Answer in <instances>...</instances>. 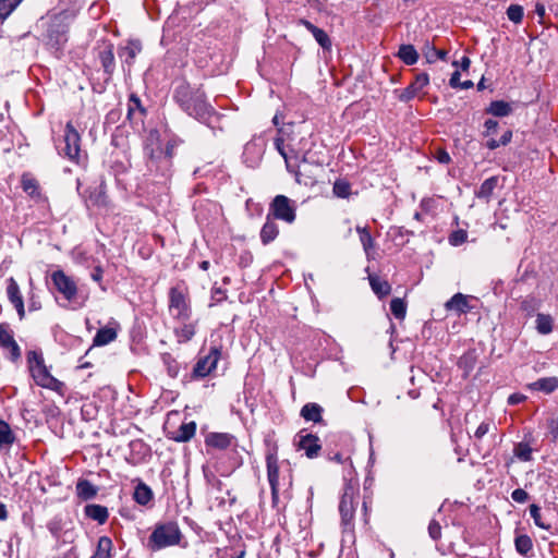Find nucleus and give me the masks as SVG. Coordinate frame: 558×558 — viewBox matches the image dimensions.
I'll return each instance as SVG.
<instances>
[{
  "instance_id": "obj_1",
  "label": "nucleus",
  "mask_w": 558,
  "mask_h": 558,
  "mask_svg": "<svg viewBox=\"0 0 558 558\" xmlns=\"http://www.w3.org/2000/svg\"><path fill=\"white\" fill-rule=\"evenodd\" d=\"M174 100L190 117L214 129L220 116L207 101L204 90L190 84L181 83L174 90Z\"/></svg>"
},
{
  "instance_id": "obj_2",
  "label": "nucleus",
  "mask_w": 558,
  "mask_h": 558,
  "mask_svg": "<svg viewBox=\"0 0 558 558\" xmlns=\"http://www.w3.org/2000/svg\"><path fill=\"white\" fill-rule=\"evenodd\" d=\"M173 145L168 143L162 147L157 132H150L146 138L144 151L147 157V167L150 171L165 172L171 163Z\"/></svg>"
},
{
  "instance_id": "obj_3",
  "label": "nucleus",
  "mask_w": 558,
  "mask_h": 558,
  "mask_svg": "<svg viewBox=\"0 0 558 558\" xmlns=\"http://www.w3.org/2000/svg\"><path fill=\"white\" fill-rule=\"evenodd\" d=\"M183 535L179 524L174 521L157 523L148 537L147 547L150 550H160L180 544Z\"/></svg>"
},
{
  "instance_id": "obj_4",
  "label": "nucleus",
  "mask_w": 558,
  "mask_h": 558,
  "mask_svg": "<svg viewBox=\"0 0 558 558\" xmlns=\"http://www.w3.org/2000/svg\"><path fill=\"white\" fill-rule=\"evenodd\" d=\"M360 504V489L357 483L347 482L339 502L341 524L345 530H352L354 513Z\"/></svg>"
},
{
  "instance_id": "obj_5",
  "label": "nucleus",
  "mask_w": 558,
  "mask_h": 558,
  "mask_svg": "<svg viewBox=\"0 0 558 558\" xmlns=\"http://www.w3.org/2000/svg\"><path fill=\"white\" fill-rule=\"evenodd\" d=\"M27 363L32 377L38 386L51 390L61 389L63 384L49 373L41 353L29 351L27 353Z\"/></svg>"
},
{
  "instance_id": "obj_6",
  "label": "nucleus",
  "mask_w": 558,
  "mask_h": 558,
  "mask_svg": "<svg viewBox=\"0 0 558 558\" xmlns=\"http://www.w3.org/2000/svg\"><path fill=\"white\" fill-rule=\"evenodd\" d=\"M69 24L64 15L53 16L47 27L46 40L51 48L60 50L68 41Z\"/></svg>"
},
{
  "instance_id": "obj_7",
  "label": "nucleus",
  "mask_w": 558,
  "mask_h": 558,
  "mask_svg": "<svg viewBox=\"0 0 558 558\" xmlns=\"http://www.w3.org/2000/svg\"><path fill=\"white\" fill-rule=\"evenodd\" d=\"M269 214L276 219L292 223L296 218L295 203L284 195H277L270 203Z\"/></svg>"
},
{
  "instance_id": "obj_8",
  "label": "nucleus",
  "mask_w": 558,
  "mask_h": 558,
  "mask_svg": "<svg viewBox=\"0 0 558 558\" xmlns=\"http://www.w3.org/2000/svg\"><path fill=\"white\" fill-rule=\"evenodd\" d=\"M169 312L173 318L181 322H186L191 316V308L185 294L178 287L170 289Z\"/></svg>"
},
{
  "instance_id": "obj_9",
  "label": "nucleus",
  "mask_w": 558,
  "mask_h": 558,
  "mask_svg": "<svg viewBox=\"0 0 558 558\" xmlns=\"http://www.w3.org/2000/svg\"><path fill=\"white\" fill-rule=\"evenodd\" d=\"M51 280L57 291L61 293L66 301L71 302L75 300L77 295L76 283L71 277L66 276L64 271H53Z\"/></svg>"
},
{
  "instance_id": "obj_10",
  "label": "nucleus",
  "mask_w": 558,
  "mask_h": 558,
  "mask_svg": "<svg viewBox=\"0 0 558 558\" xmlns=\"http://www.w3.org/2000/svg\"><path fill=\"white\" fill-rule=\"evenodd\" d=\"M221 351L217 347L210 348L207 355L201 357L194 368H193V377L195 378H204L209 375L217 366V363L220 359Z\"/></svg>"
},
{
  "instance_id": "obj_11",
  "label": "nucleus",
  "mask_w": 558,
  "mask_h": 558,
  "mask_svg": "<svg viewBox=\"0 0 558 558\" xmlns=\"http://www.w3.org/2000/svg\"><path fill=\"white\" fill-rule=\"evenodd\" d=\"M81 136L71 122H68L64 130V147L62 151L70 160L77 161L81 151Z\"/></svg>"
},
{
  "instance_id": "obj_12",
  "label": "nucleus",
  "mask_w": 558,
  "mask_h": 558,
  "mask_svg": "<svg viewBox=\"0 0 558 558\" xmlns=\"http://www.w3.org/2000/svg\"><path fill=\"white\" fill-rule=\"evenodd\" d=\"M0 347L8 351V357L16 362L21 357V349L13 337V331L8 324H0Z\"/></svg>"
},
{
  "instance_id": "obj_13",
  "label": "nucleus",
  "mask_w": 558,
  "mask_h": 558,
  "mask_svg": "<svg viewBox=\"0 0 558 558\" xmlns=\"http://www.w3.org/2000/svg\"><path fill=\"white\" fill-rule=\"evenodd\" d=\"M21 186L23 191L33 199L36 204L47 203V197L43 193L40 184L36 178L31 173H23L21 177Z\"/></svg>"
},
{
  "instance_id": "obj_14",
  "label": "nucleus",
  "mask_w": 558,
  "mask_h": 558,
  "mask_svg": "<svg viewBox=\"0 0 558 558\" xmlns=\"http://www.w3.org/2000/svg\"><path fill=\"white\" fill-rule=\"evenodd\" d=\"M299 449L304 450L307 458H316L322 449L319 438L313 434L299 435Z\"/></svg>"
},
{
  "instance_id": "obj_15",
  "label": "nucleus",
  "mask_w": 558,
  "mask_h": 558,
  "mask_svg": "<svg viewBox=\"0 0 558 558\" xmlns=\"http://www.w3.org/2000/svg\"><path fill=\"white\" fill-rule=\"evenodd\" d=\"M7 294H8L10 302L15 307V310L20 316V319H23L25 316L23 298H22L17 282L12 277L9 278V280H8Z\"/></svg>"
},
{
  "instance_id": "obj_16",
  "label": "nucleus",
  "mask_w": 558,
  "mask_h": 558,
  "mask_svg": "<svg viewBox=\"0 0 558 558\" xmlns=\"http://www.w3.org/2000/svg\"><path fill=\"white\" fill-rule=\"evenodd\" d=\"M472 299L474 298L462 293H456L446 302L445 307L447 311L454 312L458 315L465 314L472 308L469 304Z\"/></svg>"
},
{
  "instance_id": "obj_17",
  "label": "nucleus",
  "mask_w": 558,
  "mask_h": 558,
  "mask_svg": "<svg viewBox=\"0 0 558 558\" xmlns=\"http://www.w3.org/2000/svg\"><path fill=\"white\" fill-rule=\"evenodd\" d=\"M98 59L104 68L105 73L110 76L116 68L113 45L105 44L98 51Z\"/></svg>"
},
{
  "instance_id": "obj_18",
  "label": "nucleus",
  "mask_w": 558,
  "mask_h": 558,
  "mask_svg": "<svg viewBox=\"0 0 558 558\" xmlns=\"http://www.w3.org/2000/svg\"><path fill=\"white\" fill-rule=\"evenodd\" d=\"M299 24L303 25L316 39V41L319 44V46L324 49H330L331 47V40L327 33L315 26L313 23H311L307 20H300Z\"/></svg>"
},
{
  "instance_id": "obj_19",
  "label": "nucleus",
  "mask_w": 558,
  "mask_h": 558,
  "mask_svg": "<svg viewBox=\"0 0 558 558\" xmlns=\"http://www.w3.org/2000/svg\"><path fill=\"white\" fill-rule=\"evenodd\" d=\"M84 513L88 519L96 521L98 524H105L109 518L107 507L97 504L86 505Z\"/></svg>"
},
{
  "instance_id": "obj_20",
  "label": "nucleus",
  "mask_w": 558,
  "mask_h": 558,
  "mask_svg": "<svg viewBox=\"0 0 558 558\" xmlns=\"http://www.w3.org/2000/svg\"><path fill=\"white\" fill-rule=\"evenodd\" d=\"M369 286L373 292L379 298L383 299L390 294L391 286L387 280L381 279L376 275L368 276Z\"/></svg>"
},
{
  "instance_id": "obj_21",
  "label": "nucleus",
  "mask_w": 558,
  "mask_h": 558,
  "mask_svg": "<svg viewBox=\"0 0 558 558\" xmlns=\"http://www.w3.org/2000/svg\"><path fill=\"white\" fill-rule=\"evenodd\" d=\"M530 515L532 517L534 523L546 531H550L553 527V524L550 520L548 519V513H543L541 511V508L537 505H531L530 508Z\"/></svg>"
},
{
  "instance_id": "obj_22",
  "label": "nucleus",
  "mask_w": 558,
  "mask_h": 558,
  "mask_svg": "<svg viewBox=\"0 0 558 558\" xmlns=\"http://www.w3.org/2000/svg\"><path fill=\"white\" fill-rule=\"evenodd\" d=\"M232 436L225 433H211L206 437V445L217 448L226 449L231 445Z\"/></svg>"
},
{
  "instance_id": "obj_23",
  "label": "nucleus",
  "mask_w": 558,
  "mask_h": 558,
  "mask_svg": "<svg viewBox=\"0 0 558 558\" xmlns=\"http://www.w3.org/2000/svg\"><path fill=\"white\" fill-rule=\"evenodd\" d=\"M153 497L154 494L150 487L140 481L133 493L134 500L141 506H146L151 501Z\"/></svg>"
},
{
  "instance_id": "obj_24",
  "label": "nucleus",
  "mask_w": 558,
  "mask_h": 558,
  "mask_svg": "<svg viewBox=\"0 0 558 558\" xmlns=\"http://www.w3.org/2000/svg\"><path fill=\"white\" fill-rule=\"evenodd\" d=\"M98 493V488L88 480H78L76 483V494L83 500L94 498Z\"/></svg>"
},
{
  "instance_id": "obj_25",
  "label": "nucleus",
  "mask_w": 558,
  "mask_h": 558,
  "mask_svg": "<svg viewBox=\"0 0 558 558\" xmlns=\"http://www.w3.org/2000/svg\"><path fill=\"white\" fill-rule=\"evenodd\" d=\"M323 408L314 402L306 403L301 410V416L305 421L318 423L322 421Z\"/></svg>"
},
{
  "instance_id": "obj_26",
  "label": "nucleus",
  "mask_w": 558,
  "mask_h": 558,
  "mask_svg": "<svg viewBox=\"0 0 558 558\" xmlns=\"http://www.w3.org/2000/svg\"><path fill=\"white\" fill-rule=\"evenodd\" d=\"M279 233V228L276 222L269 219V215L267 216V220L264 223L260 230V240L263 244L267 245L272 242Z\"/></svg>"
},
{
  "instance_id": "obj_27",
  "label": "nucleus",
  "mask_w": 558,
  "mask_h": 558,
  "mask_svg": "<svg viewBox=\"0 0 558 558\" xmlns=\"http://www.w3.org/2000/svg\"><path fill=\"white\" fill-rule=\"evenodd\" d=\"M266 463L269 485H279V466L277 457L272 453L267 454Z\"/></svg>"
},
{
  "instance_id": "obj_28",
  "label": "nucleus",
  "mask_w": 558,
  "mask_h": 558,
  "mask_svg": "<svg viewBox=\"0 0 558 558\" xmlns=\"http://www.w3.org/2000/svg\"><path fill=\"white\" fill-rule=\"evenodd\" d=\"M142 46L137 40H131L119 51L120 58H124L125 63L131 65L135 57L141 52Z\"/></svg>"
},
{
  "instance_id": "obj_29",
  "label": "nucleus",
  "mask_w": 558,
  "mask_h": 558,
  "mask_svg": "<svg viewBox=\"0 0 558 558\" xmlns=\"http://www.w3.org/2000/svg\"><path fill=\"white\" fill-rule=\"evenodd\" d=\"M530 387L534 390L551 393L558 388V377H544L532 383Z\"/></svg>"
},
{
  "instance_id": "obj_30",
  "label": "nucleus",
  "mask_w": 558,
  "mask_h": 558,
  "mask_svg": "<svg viewBox=\"0 0 558 558\" xmlns=\"http://www.w3.org/2000/svg\"><path fill=\"white\" fill-rule=\"evenodd\" d=\"M113 543L110 537L101 536L98 539L97 550L90 558H112Z\"/></svg>"
},
{
  "instance_id": "obj_31",
  "label": "nucleus",
  "mask_w": 558,
  "mask_h": 558,
  "mask_svg": "<svg viewBox=\"0 0 558 558\" xmlns=\"http://www.w3.org/2000/svg\"><path fill=\"white\" fill-rule=\"evenodd\" d=\"M535 328L541 335H549L554 329V318L549 314L538 313L535 320Z\"/></svg>"
},
{
  "instance_id": "obj_32",
  "label": "nucleus",
  "mask_w": 558,
  "mask_h": 558,
  "mask_svg": "<svg viewBox=\"0 0 558 558\" xmlns=\"http://www.w3.org/2000/svg\"><path fill=\"white\" fill-rule=\"evenodd\" d=\"M398 57L408 65H413L418 60V53L413 45H401Z\"/></svg>"
},
{
  "instance_id": "obj_33",
  "label": "nucleus",
  "mask_w": 558,
  "mask_h": 558,
  "mask_svg": "<svg viewBox=\"0 0 558 558\" xmlns=\"http://www.w3.org/2000/svg\"><path fill=\"white\" fill-rule=\"evenodd\" d=\"M88 205L105 207L107 206V195L101 186L94 187L89 190L88 196L86 198Z\"/></svg>"
},
{
  "instance_id": "obj_34",
  "label": "nucleus",
  "mask_w": 558,
  "mask_h": 558,
  "mask_svg": "<svg viewBox=\"0 0 558 558\" xmlns=\"http://www.w3.org/2000/svg\"><path fill=\"white\" fill-rule=\"evenodd\" d=\"M195 432H196L195 422L184 423L179 427L177 435L173 437V439L179 442L189 441L192 437H194Z\"/></svg>"
},
{
  "instance_id": "obj_35",
  "label": "nucleus",
  "mask_w": 558,
  "mask_h": 558,
  "mask_svg": "<svg viewBox=\"0 0 558 558\" xmlns=\"http://www.w3.org/2000/svg\"><path fill=\"white\" fill-rule=\"evenodd\" d=\"M498 179L496 177H490L486 179L476 191V197L481 199H489L495 187L497 186Z\"/></svg>"
},
{
  "instance_id": "obj_36",
  "label": "nucleus",
  "mask_w": 558,
  "mask_h": 558,
  "mask_svg": "<svg viewBox=\"0 0 558 558\" xmlns=\"http://www.w3.org/2000/svg\"><path fill=\"white\" fill-rule=\"evenodd\" d=\"M15 441V435L12 432L10 425L0 420V448L10 447Z\"/></svg>"
},
{
  "instance_id": "obj_37",
  "label": "nucleus",
  "mask_w": 558,
  "mask_h": 558,
  "mask_svg": "<svg viewBox=\"0 0 558 558\" xmlns=\"http://www.w3.org/2000/svg\"><path fill=\"white\" fill-rule=\"evenodd\" d=\"M486 112L495 117H506L511 112V106L504 100H495L490 102Z\"/></svg>"
},
{
  "instance_id": "obj_38",
  "label": "nucleus",
  "mask_w": 558,
  "mask_h": 558,
  "mask_svg": "<svg viewBox=\"0 0 558 558\" xmlns=\"http://www.w3.org/2000/svg\"><path fill=\"white\" fill-rule=\"evenodd\" d=\"M117 337V332L112 328H101L97 331L94 338L95 345H106L113 341Z\"/></svg>"
},
{
  "instance_id": "obj_39",
  "label": "nucleus",
  "mask_w": 558,
  "mask_h": 558,
  "mask_svg": "<svg viewBox=\"0 0 558 558\" xmlns=\"http://www.w3.org/2000/svg\"><path fill=\"white\" fill-rule=\"evenodd\" d=\"M423 54L428 63H433L437 59L445 60L447 57V51L442 49H437L434 46L426 43L423 47Z\"/></svg>"
},
{
  "instance_id": "obj_40",
  "label": "nucleus",
  "mask_w": 558,
  "mask_h": 558,
  "mask_svg": "<svg viewBox=\"0 0 558 558\" xmlns=\"http://www.w3.org/2000/svg\"><path fill=\"white\" fill-rule=\"evenodd\" d=\"M532 452L533 449L527 442H518L514 446L513 454L520 460V461H531L532 460Z\"/></svg>"
},
{
  "instance_id": "obj_41",
  "label": "nucleus",
  "mask_w": 558,
  "mask_h": 558,
  "mask_svg": "<svg viewBox=\"0 0 558 558\" xmlns=\"http://www.w3.org/2000/svg\"><path fill=\"white\" fill-rule=\"evenodd\" d=\"M356 231L360 234V241L363 245V248L367 256H369V251L374 247V240L367 228L356 227Z\"/></svg>"
},
{
  "instance_id": "obj_42",
  "label": "nucleus",
  "mask_w": 558,
  "mask_h": 558,
  "mask_svg": "<svg viewBox=\"0 0 558 558\" xmlns=\"http://www.w3.org/2000/svg\"><path fill=\"white\" fill-rule=\"evenodd\" d=\"M390 311L397 319H403L407 314V304L400 298H395L390 302Z\"/></svg>"
},
{
  "instance_id": "obj_43",
  "label": "nucleus",
  "mask_w": 558,
  "mask_h": 558,
  "mask_svg": "<svg viewBox=\"0 0 558 558\" xmlns=\"http://www.w3.org/2000/svg\"><path fill=\"white\" fill-rule=\"evenodd\" d=\"M515 549L521 555H527L533 547L532 541L527 535H519L514 541Z\"/></svg>"
},
{
  "instance_id": "obj_44",
  "label": "nucleus",
  "mask_w": 558,
  "mask_h": 558,
  "mask_svg": "<svg viewBox=\"0 0 558 558\" xmlns=\"http://www.w3.org/2000/svg\"><path fill=\"white\" fill-rule=\"evenodd\" d=\"M539 305L541 302L536 298L527 296L521 302L520 307L527 316H532L539 308Z\"/></svg>"
},
{
  "instance_id": "obj_45",
  "label": "nucleus",
  "mask_w": 558,
  "mask_h": 558,
  "mask_svg": "<svg viewBox=\"0 0 558 558\" xmlns=\"http://www.w3.org/2000/svg\"><path fill=\"white\" fill-rule=\"evenodd\" d=\"M23 0H0V19H7Z\"/></svg>"
},
{
  "instance_id": "obj_46",
  "label": "nucleus",
  "mask_w": 558,
  "mask_h": 558,
  "mask_svg": "<svg viewBox=\"0 0 558 558\" xmlns=\"http://www.w3.org/2000/svg\"><path fill=\"white\" fill-rule=\"evenodd\" d=\"M507 16L515 24L521 23L523 19V8L519 4H511L507 10Z\"/></svg>"
},
{
  "instance_id": "obj_47",
  "label": "nucleus",
  "mask_w": 558,
  "mask_h": 558,
  "mask_svg": "<svg viewBox=\"0 0 558 558\" xmlns=\"http://www.w3.org/2000/svg\"><path fill=\"white\" fill-rule=\"evenodd\" d=\"M332 191L336 196L344 198L349 196L351 186L348 182L338 180L333 183Z\"/></svg>"
},
{
  "instance_id": "obj_48",
  "label": "nucleus",
  "mask_w": 558,
  "mask_h": 558,
  "mask_svg": "<svg viewBox=\"0 0 558 558\" xmlns=\"http://www.w3.org/2000/svg\"><path fill=\"white\" fill-rule=\"evenodd\" d=\"M468 240V232L465 230L459 229L453 231L449 235V243L453 246H458L466 242Z\"/></svg>"
},
{
  "instance_id": "obj_49",
  "label": "nucleus",
  "mask_w": 558,
  "mask_h": 558,
  "mask_svg": "<svg viewBox=\"0 0 558 558\" xmlns=\"http://www.w3.org/2000/svg\"><path fill=\"white\" fill-rule=\"evenodd\" d=\"M195 335V328L192 324H184L181 328L177 329V336L184 340L189 341Z\"/></svg>"
},
{
  "instance_id": "obj_50",
  "label": "nucleus",
  "mask_w": 558,
  "mask_h": 558,
  "mask_svg": "<svg viewBox=\"0 0 558 558\" xmlns=\"http://www.w3.org/2000/svg\"><path fill=\"white\" fill-rule=\"evenodd\" d=\"M429 77L426 73H421L416 75L415 80L412 85V90H417L418 93L428 84Z\"/></svg>"
},
{
  "instance_id": "obj_51",
  "label": "nucleus",
  "mask_w": 558,
  "mask_h": 558,
  "mask_svg": "<svg viewBox=\"0 0 558 558\" xmlns=\"http://www.w3.org/2000/svg\"><path fill=\"white\" fill-rule=\"evenodd\" d=\"M511 498L515 502L523 504L529 499V494L522 488H517L511 493Z\"/></svg>"
},
{
  "instance_id": "obj_52",
  "label": "nucleus",
  "mask_w": 558,
  "mask_h": 558,
  "mask_svg": "<svg viewBox=\"0 0 558 558\" xmlns=\"http://www.w3.org/2000/svg\"><path fill=\"white\" fill-rule=\"evenodd\" d=\"M440 531H441V527L437 521L433 520L429 522L428 533L433 539H438L440 537V534H441Z\"/></svg>"
},
{
  "instance_id": "obj_53",
  "label": "nucleus",
  "mask_w": 558,
  "mask_h": 558,
  "mask_svg": "<svg viewBox=\"0 0 558 558\" xmlns=\"http://www.w3.org/2000/svg\"><path fill=\"white\" fill-rule=\"evenodd\" d=\"M435 158L438 160V162L445 163V165H447L451 161L450 155L442 148H438L436 150Z\"/></svg>"
},
{
  "instance_id": "obj_54",
  "label": "nucleus",
  "mask_w": 558,
  "mask_h": 558,
  "mask_svg": "<svg viewBox=\"0 0 558 558\" xmlns=\"http://www.w3.org/2000/svg\"><path fill=\"white\" fill-rule=\"evenodd\" d=\"M490 424L488 422H482L475 430V438L481 439L489 432Z\"/></svg>"
},
{
  "instance_id": "obj_55",
  "label": "nucleus",
  "mask_w": 558,
  "mask_h": 558,
  "mask_svg": "<svg viewBox=\"0 0 558 558\" xmlns=\"http://www.w3.org/2000/svg\"><path fill=\"white\" fill-rule=\"evenodd\" d=\"M167 369L168 374L173 378L179 374V365L174 360H167Z\"/></svg>"
},
{
  "instance_id": "obj_56",
  "label": "nucleus",
  "mask_w": 558,
  "mask_h": 558,
  "mask_svg": "<svg viewBox=\"0 0 558 558\" xmlns=\"http://www.w3.org/2000/svg\"><path fill=\"white\" fill-rule=\"evenodd\" d=\"M418 94L417 90H412V85L410 84L401 94L400 99L402 101H408L414 98Z\"/></svg>"
},
{
  "instance_id": "obj_57",
  "label": "nucleus",
  "mask_w": 558,
  "mask_h": 558,
  "mask_svg": "<svg viewBox=\"0 0 558 558\" xmlns=\"http://www.w3.org/2000/svg\"><path fill=\"white\" fill-rule=\"evenodd\" d=\"M484 126H485V133L484 135L485 136H488L490 135L493 132L496 131L497 126H498V122L496 120H493V119H488L485 121L484 123Z\"/></svg>"
},
{
  "instance_id": "obj_58",
  "label": "nucleus",
  "mask_w": 558,
  "mask_h": 558,
  "mask_svg": "<svg viewBox=\"0 0 558 558\" xmlns=\"http://www.w3.org/2000/svg\"><path fill=\"white\" fill-rule=\"evenodd\" d=\"M449 84L452 88H460L461 82H460V72L456 71L452 73Z\"/></svg>"
},
{
  "instance_id": "obj_59",
  "label": "nucleus",
  "mask_w": 558,
  "mask_h": 558,
  "mask_svg": "<svg viewBox=\"0 0 558 558\" xmlns=\"http://www.w3.org/2000/svg\"><path fill=\"white\" fill-rule=\"evenodd\" d=\"M275 144H276V147H277L278 151L280 153V155L284 158V160L287 162V167H289L290 165H289V160H288V155L283 148V141L280 138H277Z\"/></svg>"
},
{
  "instance_id": "obj_60",
  "label": "nucleus",
  "mask_w": 558,
  "mask_h": 558,
  "mask_svg": "<svg viewBox=\"0 0 558 558\" xmlns=\"http://www.w3.org/2000/svg\"><path fill=\"white\" fill-rule=\"evenodd\" d=\"M524 400H525V396L520 395V393H513V395H511V396L508 398V402H509V404H512V405H514V404H519V403H521V402H522V401H524Z\"/></svg>"
},
{
  "instance_id": "obj_61",
  "label": "nucleus",
  "mask_w": 558,
  "mask_h": 558,
  "mask_svg": "<svg viewBox=\"0 0 558 558\" xmlns=\"http://www.w3.org/2000/svg\"><path fill=\"white\" fill-rule=\"evenodd\" d=\"M511 138H512V132L510 130L506 131L502 136L500 137V144L502 146H506L507 144H509L511 142Z\"/></svg>"
},
{
  "instance_id": "obj_62",
  "label": "nucleus",
  "mask_w": 558,
  "mask_h": 558,
  "mask_svg": "<svg viewBox=\"0 0 558 558\" xmlns=\"http://www.w3.org/2000/svg\"><path fill=\"white\" fill-rule=\"evenodd\" d=\"M549 428L554 437L556 438L558 436V417L553 418L549 423Z\"/></svg>"
},
{
  "instance_id": "obj_63",
  "label": "nucleus",
  "mask_w": 558,
  "mask_h": 558,
  "mask_svg": "<svg viewBox=\"0 0 558 558\" xmlns=\"http://www.w3.org/2000/svg\"><path fill=\"white\" fill-rule=\"evenodd\" d=\"M486 146H487L489 149H492V150H493V149H496V148H498L499 146H502V145L500 144V141H499V140L497 141V140L492 138V140H489V141H487Z\"/></svg>"
},
{
  "instance_id": "obj_64",
  "label": "nucleus",
  "mask_w": 558,
  "mask_h": 558,
  "mask_svg": "<svg viewBox=\"0 0 558 558\" xmlns=\"http://www.w3.org/2000/svg\"><path fill=\"white\" fill-rule=\"evenodd\" d=\"M92 278L95 281H100L102 278V270L99 267H96L92 274Z\"/></svg>"
}]
</instances>
